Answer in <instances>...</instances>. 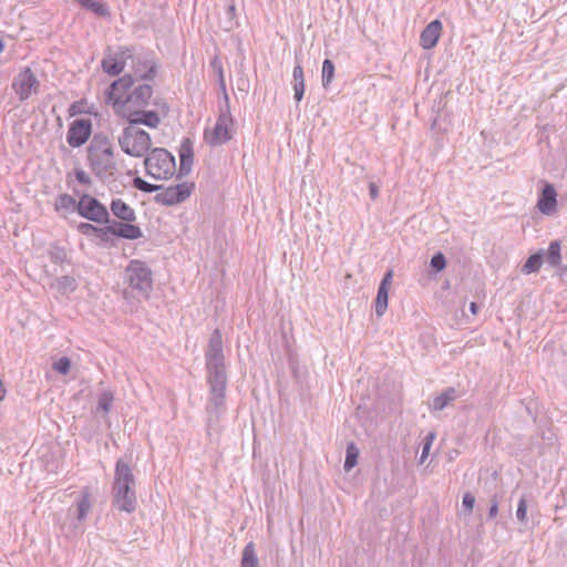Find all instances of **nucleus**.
<instances>
[{"label": "nucleus", "instance_id": "f257e3e1", "mask_svg": "<svg viewBox=\"0 0 567 567\" xmlns=\"http://www.w3.org/2000/svg\"><path fill=\"white\" fill-rule=\"evenodd\" d=\"M209 383V402L207 411L209 422L218 421L225 412V396L227 385V373L223 352V337L218 329L214 330L209 338L208 349L205 355Z\"/></svg>", "mask_w": 567, "mask_h": 567}, {"label": "nucleus", "instance_id": "f03ea898", "mask_svg": "<svg viewBox=\"0 0 567 567\" xmlns=\"http://www.w3.org/2000/svg\"><path fill=\"white\" fill-rule=\"evenodd\" d=\"M113 505L125 513H133L136 509V482L132 467L118 460L115 464L114 482L112 485Z\"/></svg>", "mask_w": 567, "mask_h": 567}, {"label": "nucleus", "instance_id": "7ed1b4c3", "mask_svg": "<svg viewBox=\"0 0 567 567\" xmlns=\"http://www.w3.org/2000/svg\"><path fill=\"white\" fill-rule=\"evenodd\" d=\"M87 162L93 174L100 179L114 176L116 161L114 147L110 138L103 134H95L87 147Z\"/></svg>", "mask_w": 567, "mask_h": 567}, {"label": "nucleus", "instance_id": "20e7f679", "mask_svg": "<svg viewBox=\"0 0 567 567\" xmlns=\"http://www.w3.org/2000/svg\"><path fill=\"white\" fill-rule=\"evenodd\" d=\"M217 71L219 76V86L223 91L224 103L219 106V115L215 126L212 130L206 128L204 132L205 143L213 147L223 145L231 140V131L234 126V120L230 113L229 96L227 94L223 68L220 64H218Z\"/></svg>", "mask_w": 567, "mask_h": 567}, {"label": "nucleus", "instance_id": "39448f33", "mask_svg": "<svg viewBox=\"0 0 567 567\" xmlns=\"http://www.w3.org/2000/svg\"><path fill=\"white\" fill-rule=\"evenodd\" d=\"M125 281L135 297L148 299L153 290L151 268L142 260L133 259L125 268Z\"/></svg>", "mask_w": 567, "mask_h": 567}, {"label": "nucleus", "instance_id": "423d86ee", "mask_svg": "<svg viewBox=\"0 0 567 567\" xmlns=\"http://www.w3.org/2000/svg\"><path fill=\"white\" fill-rule=\"evenodd\" d=\"M144 166L146 174L157 181L168 179L176 172L174 155L161 147L151 150L144 159Z\"/></svg>", "mask_w": 567, "mask_h": 567}, {"label": "nucleus", "instance_id": "0eeeda50", "mask_svg": "<svg viewBox=\"0 0 567 567\" xmlns=\"http://www.w3.org/2000/svg\"><path fill=\"white\" fill-rule=\"evenodd\" d=\"M118 144L125 154L142 157L151 150L152 140L146 131L128 125L118 136Z\"/></svg>", "mask_w": 567, "mask_h": 567}, {"label": "nucleus", "instance_id": "6e6552de", "mask_svg": "<svg viewBox=\"0 0 567 567\" xmlns=\"http://www.w3.org/2000/svg\"><path fill=\"white\" fill-rule=\"evenodd\" d=\"M78 214L96 224H110V213L105 205H103L95 197L83 194L78 202Z\"/></svg>", "mask_w": 567, "mask_h": 567}, {"label": "nucleus", "instance_id": "1a4fd4ad", "mask_svg": "<svg viewBox=\"0 0 567 567\" xmlns=\"http://www.w3.org/2000/svg\"><path fill=\"white\" fill-rule=\"evenodd\" d=\"M154 105L158 106L159 111L141 110L130 112L126 115L128 125L137 126L142 124L150 128H157L161 124V115L166 116L169 112V107L167 103L162 100H155Z\"/></svg>", "mask_w": 567, "mask_h": 567}, {"label": "nucleus", "instance_id": "9d476101", "mask_svg": "<svg viewBox=\"0 0 567 567\" xmlns=\"http://www.w3.org/2000/svg\"><path fill=\"white\" fill-rule=\"evenodd\" d=\"M195 185L193 183L183 182L177 185L164 187L154 196L155 203L163 206H173L186 200Z\"/></svg>", "mask_w": 567, "mask_h": 567}, {"label": "nucleus", "instance_id": "9b49d317", "mask_svg": "<svg viewBox=\"0 0 567 567\" xmlns=\"http://www.w3.org/2000/svg\"><path fill=\"white\" fill-rule=\"evenodd\" d=\"M132 68L134 75L145 82H153L157 75V63L153 52L133 53Z\"/></svg>", "mask_w": 567, "mask_h": 567}, {"label": "nucleus", "instance_id": "f8f14e48", "mask_svg": "<svg viewBox=\"0 0 567 567\" xmlns=\"http://www.w3.org/2000/svg\"><path fill=\"white\" fill-rule=\"evenodd\" d=\"M40 82L30 68H24L12 82V89L21 102L28 100L32 93L38 91Z\"/></svg>", "mask_w": 567, "mask_h": 567}, {"label": "nucleus", "instance_id": "ddd939ff", "mask_svg": "<svg viewBox=\"0 0 567 567\" xmlns=\"http://www.w3.org/2000/svg\"><path fill=\"white\" fill-rule=\"evenodd\" d=\"M135 80L132 75L125 74L122 78L112 82L106 91V102L112 105H126L125 97L133 89Z\"/></svg>", "mask_w": 567, "mask_h": 567}, {"label": "nucleus", "instance_id": "4468645a", "mask_svg": "<svg viewBox=\"0 0 567 567\" xmlns=\"http://www.w3.org/2000/svg\"><path fill=\"white\" fill-rule=\"evenodd\" d=\"M92 133V122L90 118L74 120L68 130L66 142L72 147L84 145Z\"/></svg>", "mask_w": 567, "mask_h": 567}, {"label": "nucleus", "instance_id": "2eb2a0df", "mask_svg": "<svg viewBox=\"0 0 567 567\" xmlns=\"http://www.w3.org/2000/svg\"><path fill=\"white\" fill-rule=\"evenodd\" d=\"M131 58H133V49L128 47L121 48L118 52L106 55L101 65L106 74L116 76L124 70L127 60H131Z\"/></svg>", "mask_w": 567, "mask_h": 567}, {"label": "nucleus", "instance_id": "dca6fc26", "mask_svg": "<svg viewBox=\"0 0 567 567\" xmlns=\"http://www.w3.org/2000/svg\"><path fill=\"white\" fill-rule=\"evenodd\" d=\"M152 95L153 86L150 82L140 83L132 89L130 94L125 97V102L132 106L145 107L148 105Z\"/></svg>", "mask_w": 567, "mask_h": 567}, {"label": "nucleus", "instance_id": "f3484780", "mask_svg": "<svg viewBox=\"0 0 567 567\" xmlns=\"http://www.w3.org/2000/svg\"><path fill=\"white\" fill-rule=\"evenodd\" d=\"M442 22L439 19L431 21L421 32L420 44L425 50L433 49L441 37Z\"/></svg>", "mask_w": 567, "mask_h": 567}, {"label": "nucleus", "instance_id": "a211bd4d", "mask_svg": "<svg viewBox=\"0 0 567 567\" xmlns=\"http://www.w3.org/2000/svg\"><path fill=\"white\" fill-rule=\"evenodd\" d=\"M179 169L178 176L183 177L190 173L193 166L194 151L193 143L189 138H184L181 143L179 151Z\"/></svg>", "mask_w": 567, "mask_h": 567}, {"label": "nucleus", "instance_id": "6ab92c4d", "mask_svg": "<svg viewBox=\"0 0 567 567\" xmlns=\"http://www.w3.org/2000/svg\"><path fill=\"white\" fill-rule=\"evenodd\" d=\"M557 205V193L554 185L547 183L543 187L540 197L537 202L538 209L546 215H549L554 212Z\"/></svg>", "mask_w": 567, "mask_h": 567}, {"label": "nucleus", "instance_id": "aec40b11", "mask_svg": "<svg viewBox=\"0 0 567 567\" xmlns=\"http://www.w3.org/2000/svg\"><path fill=\"white\" fill-rule=\"evenodd\" d=\"M112 226L116 238L134 240L143 236L141 228L132 223L114 220Z\"/></svg>", "mask_w": 567, "mask_h": 567}, {"label": "nucleus", "instance_id": "412c9836", "mask_svg": "<svg viewBox=\"0 0 567 567\" xmlns=\"http://www.w3.org/2000/svg\"><path fill=\"white\" fill-rule=\"evenodd\" d=\"M110 209L120 220L127 223H134L136 220L135 210L121 198L113 199Z\"/></svg>", "mask_w": 567, "mask_h": 567}, {"label": "nucleus", "instance_id": "4be33fe9", "mask_svg": "<svg viewBox=\"0 0 567 567\" xmlns=\"http://www.w3.org/2000/svg\"><path fill=\"white\" fill-rule=\"evenodd\" d=\"M460 396V391L453 386L446 388L442 393L434 396L430 403L433 411H442Z\"/></svg>", "mask_w": 567, "mask_h": 567}, {"label": "nucleus", "instance_id": "5701e85b", "mask_svg": "<svg viewBox=\"0 0 567 567\" xmlns=\"http://www.w3.org/2000/svg\"><path fill=\"white\" fill-rule=\"evenodd\" d=\"M292 78H293V91H295V100L297 102H300L305 94V75H303V69L298 63L292 71Z\"/></svg>", "mask_w": 567, "mask_h": 567}, {"label": "nucleus", "instance_id": "b1692460", "mask_svg": "<svg viewBox=\"0 0 567 567\" xmlns=\"http://www.w3.org/2000/svg\"><path fill=\"white\" fill-rule=\"evenodd\" d=\"M79 2V4L95 13L96 16L99 17H106L110 14V10H109V7L105 2H103L102 0H76Z\"/></svg>", "mask_w": 567, "mask_h": 567}, {"label": "nucleus", "instance_id": "393cba45", "mask_svg": "<svg viewBox=\"0 0 567 567\" xmlns=\"http://www.w3.org/2000/svg\"><path fill=\"white\" fill-rule=\"evenodd\" d=\"M240 565L241 567H259L256 547L252 542L244 547Z\"/></svg>", "mask_w": 567, "mask_h": 567}, {"label": "nucleus", "instance_id": "a878e982", "mask_svg": "<svg viewBox=\"0 0 567 567\" xmlns=\"http://www.w3.org/2000/svg\"><path fill=\"white\" fill-rule=\"evenodd\" d=\"M55 210H64L68 213L76 212L78 213V202L73 198V196L69 194H61L58 196L55 202Z\"/></svg>", "mask_w": 567, "mask_h": 567}, {"label": "nucleus", "instance_id": "bb28decb", "mask_svg": "<svg viewBox=\"0 0 567 567\" xmlns=\"http://www.w3.org/2000/svg\"><path fill=\"white\" fill-rule=\"evenodd\" d=\"M91 509L90 494L87 491L82 492L81 496L76 501V519L79 522L86 518Z\"/></svg>", "mask_w": 567, "mask_h": 567}, {"label": "nucleus", "instance_id": "cd10ccee", "mask_svg": "<svg viewBox=\"0 0 567 567\" xmlns=\"http://www.w3.org/2000/svg\"><path fill=\"white\" fill-rule=\"evenodd\" d=\"M544 261V255L543 252H536L530 255L527 260L525 261L522 271L526 275L536 272L540 269Z\"/></svg>", "mask_w": 567, "mask_h": 567}, {"label": "nucleus", "instance_id": "c85d7f7f", "mask_svg": "<svg viewBox=\"0 0 567 567\" xmlns=\"http://www.w3.org/2000/svg\"><path fill=\"white\" fill-rule=\"evenodd\" d=\"M54 286L59 292L64 295L73 292L76 289L78 284L74 277L66 275L56 278Z\"/></svg>", "mask_w": 567, "mask_h": 567}, {"label": "nucleus", "instance_id": "c756f323", "mask_svg": "<svg viewBox=\"0 0 567 567\" xmlns=\"http://www.w3.org/2000/svg\"><path fill=\"white\" fill-rule=\"evenodd\" d=\"M546 261L551 267H558L561 262V255H560V243L558 240H554L549 244L547 255H546Z\"/></svg>", "mask_w": 567, "mask_h": 567}, {"label": "nucleus", "instance_id": "7c9ffc66", "mask_svg": "<svg viewBox=\"0 0 567 567\" xmlns=\"http://www.w3.org/2000/svg\"><path fill=\"white\" fill-rule=\"evenodd\" d=\"M389 301V289L379 287L375 298V313L378 317H382L388 309Z\"/></svg>", "mask_w": 567, "mask_h": 567}, {"label": "nucleus", "instance_id": "2f4dec72", "mask_svg": "<svg viewBox=\"0 0 567 567\" xmlns=\"http://www.w3.org/2000/svg\"><path fill=\"white\" fill-rule=\"evenodd\" d=\"M114 238L116 237L112 224L106 225L104 227H97L96 234L94 236V240L96 241V244L112 243Z\"/></svg>", "mask_w": 567, "mask_h": 567}, {"label": "nucleus", "instance_id": "473e14b6", "mask_svg": "<svg viewBox=\"0 0 567 567\" xmlns=\"http://www.w3.org/2000/svg\"><path fill=\"white\" fill-rule=\"evenodd\" d=\"M358 457H359V450L355 446V444L354 443L348 444L347 450H346V460H344V464H343L344 470L346 471L352 470L358 463Z\"/></svg>", "mask_w": 567, "mask_h": 567}, {"label": "nucleus", "instance_id": "72a5a7b5", "mask_svg": "<svg viewBox=\"0 0 567 567\" xmlns=\"http://www.w3.org/2000/svg\"><path fill=\"white\" fill-rule=\"evenodd\" d=\"M133 187L144 193H154L163 189V185L151 184L140 176L133 179Z\"/></svg>", "mask_w": 567, "mask_h": 567}, {"label": "nucleus", "instance_id": "f704fd0d", "mask_svg": "<svg viewBox=\"0 0 567 567\" xmlns=\"http://www.w3.org/2000/svg\"><path fill=\"white\" fill-rule=\"evenodd\" d=\"M113 401L114 395L111 391L105 390L101 392L97 400V410H101L104 412V414H107L111 410Z\"/></svg>", "mask_w": 567, "mask_h": 567}, {"label": "nucleus", "instance_id": "c9c22d12", "mask_svg": "<svg viewBox=\"0 0 567 567\" xmlns=\"http://www.w3.org/2000/svg\"><path fill=\"white\" fill-rule=\"evenodd\" d=\"M334 76V64L331 60L326 59L322 63V86L328 87Z\"/></svg>", "mask_w": 567, "mask_h": 567}, {"label": "nucleus", "instance_id": "e433bc0d", "mask_svg": "<svg viewBox=\"0 0 567 567\" xmlns=\"http://www.w3.org/2000/svg\"><path fill=\"white\" fill-rule=\"evenodd\" d=\"M49 257L51 262L55 265H61L66 259V251L63 247L60 246H53L49 250Z\"/></svg>", "mask_w": 567, "mask_h": 567}, {"label": "nucleus", "instance_id": "4c0bfd02", "mask_svg": "<svg viewBox=\"0 0 567 567\" xmlns=\"http://www.w3.org/2000/svg\"><path fill=\"white\" fill-rule=\"evenodd\" d=\"M76 230L86 237H89L91 240H94V236L96 234L97 227L90 223H79L76 225Z\"/></svg>", "mask_w": 567, "mask_h": 567}, {"label": "nucleus", "instance_id": "58836bf2", "mask_svg": "<svg viewBox=\"0 0 567 567\" xmlns=\"http://www.w3.org/2000/svg\"><path fill=\"white\" fill-rule=\"evenodd\" d=\"M53 370L61 373L68 374L71 368V360L68 357H62L58 361L53 362Z\"/></svg>", "mask_w": 567, "mask_h": 567}, {"label": "nucleus", "instance_id": "ea45409f", "mask_svg": "<svg viewBox=\"0 0 567 567\" xmlns=\"http://www.w3.org/2000/svg\"><path fill=\"white\" fill-rule=\"evenodd\" d=\"M516 518L523 524H526L527 522V501L525 496H522L518 501Z\"/></svg>", "mask_w": 567, "mask_h": 567}, {"label": "nucleus", "instance_id": "a19ab883", "mask_svg": "<svg viewBox=\"0 0 567 567\" xmlns=\"http://www.w3.org/2000/svg\"><path fill=\"white\" fill-rule=\"evenodd\" d=\"M431 267L436 271L440 272L445 269L446 267V259L445 256L442 252H436L431 258Z\"/></svg>", "mask_w": 567, "mask_h": 567}, {"label": "nucleus", "instance_id": "79ce46f5", "mask_svg": "<svg viewBox=\"0 0 567 567\" xmlns=\"http://www.w3.org/2000/svg\"><path fill=\"white\" fill-rule=\"evenodd\" d=\"M462 505L464 507V509L468 513H471L473 511V507L475 505V497L473 494H471L470 492L465 493L463 495V499H462Z\"/></svg>", "mask_w": 567, "mask_h": 567}, {"label": "nucleus", "instance_id": "37998d69", "mask_svg": "<svg viewBox=\"0 0 567 567\" xmlns=\"http://www.w3.org/2000/svg\"><path fill=\"white\" fill-rule=\"evenodd\" d=\"M74 174H75L76 181L80 184H83V185L91 184L92 181H91L90 176L83 169H75Z\"/></svg>", "mask_w": 567, "mask_h": 567}, {"label": "nucleus", "instance_id": "c03bdc74", "mask_svg": "<svg viewBox=\"0 0 567 567\" xmlns=\"http://www.w3.org/2000/svg\"><path fill=\"white\" fill-rule=\"evenodd\" d=\"M498 514V501H497V496L494 495L492 498H491V506H489V509H488V518L489 519H493L497 516Z\"/></svg>", "mask_w": 567, "mask_h": 567}, {"label": "nucleus", "instance_id": "a18cd8bd", "mask_svg": "<svg viewBox=\"0 0 567 567\" xmlns=\"http://www.w3.org/2000/svg\"><path fill=\"white\" fill-rule=\"evenodd\" d=\"M392 278H393V270L390 269V270H388L384 274V276H383L379 287H383V288H388L389 289L390 286H391V282H392Z\"/></svg>", "mask_w": 567, "mask_h": 567}, {"label": "nucleus", "instance_id": "49530a36", "mask_svg": "<svg viewBox=\"0 0 567 567\" xmlns=\"http://www.w3.org/2000/svg\"><path fill=\"white\" fill-rule=\"evenodd\" d=\"M430 450H431V445H429V443H423V446H422V453H421V457H420V462L423 463L429 453H430Z\"/></svg>", "mask_w": 567, "mask_h": 567}, {"label": "nucleus", "instance_id": "de8ad7c7", "mask_svg": "<svg viewBox=\"0 0 567 567\" xmlns=\"http://www.w3.org/2000/svg\"><path fill=\"white\" fill-rule=\"evenodd\" d=\"M369 194L372 199H375L379 195V187L374 183L369 184Z\"/></svg>", "mask_w": 567, "mask_h": 567}, {"label": "nucleus", "instance_id": "09e8293b", "mask_svg": "<svg viewBox=\"0 0 567 567\" xmlns=\"http://www.w3.org/2000/svg\"><path fill=\"white\" fill-rule=\"evenodd\" d=\"M434 440H435V433L434 432H430V433L426 434L423 443H429V445L432 446Z\"/></svg>", "mask_w": 567, "mask_h": 567}, {"label": "nucleus", "instance_id": "8fccbe9b", "mask_svg": "<svg viewBox=\"0 0 567 567\" xmlns=\"http://www.w3.org/2000/svg\"><path fill=\"white\" fill-rule=\"evenodd\" d=\"M434 440H435V433L434 432H430V433L426 434L423 443H429V445L432 446Z\"/></svg>", "mask_w": 567, "mask_h": 567}, {"label": "nucleus", "instance_id": "3c124183", "mask_svg": "<svg viewBox=\"0 0 567 567\" xmlns=\"http://www.w3.org/2000/svg\"><path fill=\"white\" fill-rule=\"evenodd\" d=\"M470 311L473 313V315H476L477 311H478V306L476 302H471L470 303Z\"/></svg>", "mask_w": 567, "mask_h": 567}, {"label": "nucleus", "instance_id": "603ef678", "mask_svg": "<svg viewBox=\"0 0 567 567\" xmlns=\"http://www.w3.org/2000/svg\"><path fill=\"white\" fill-rule=\"evenodd\" d=\"M235 10H236V9H235V6H234V4H230V6L228 7V10H227V11H228V14H229L230 17H234V14H235Z\"/></svg>", "mask_w": 567, "mask_h": 567}, {"label": "nucleus", "instance_id": "864d4df0", "mask_svg": "<svg viewBox=\"0 0 567 567\" xmlns=\"http://www.w3.org/2000/svg\"><path fill=\"white\" fill-rule=\"evenodd\" d=\"M3 48H4V43H3V41L0 39V53L3 51Z\"/></svg>", "mask_w": 567, "mask_h": 567}]
</instances>
